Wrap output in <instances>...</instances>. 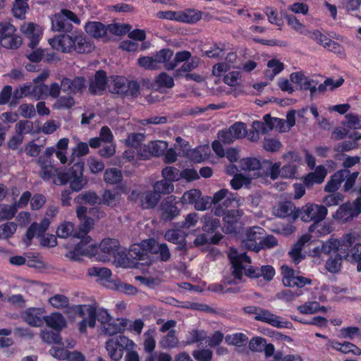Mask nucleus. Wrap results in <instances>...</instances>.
Segmentation results:
<instances>
[{"instance_id": "obj_63", "label": "nucleus", "mask_w": 361, "mask_h": 361, "mask_svg": "<svg viewBox=\"0 0 361 361\" xmlns=\"http://www.w3.org/2000/svg\"><path fill=\"white\" fill-rule=\"evenodd\" d=\"M156 82L159 87L172 88L174 86L173 78L166 73H161L156 78Z\"/></svg>"}, {"instance_id": "obj_3", "label": "nucleus", "mask_w": 361, "mask_h": 361, "mask_svg": "<svg viewBox=\"0 0 361 361\" xmlns=\"http://www.w3.org/2000/svg\"><path fill=\"white\" fill-rule=\"evenodd\" d=\"M355 241V236L348 233L340 239H329L327 245L323 247L327 254L336 253L345 259L350 260L351 255L354 252V245L356 244Z\"/></svg>"}, {"instance_id": "obj_52", "label": "nucleus", "mask_w": 361, "mask_h": 361, "mask_svg": "<svg viewBox=\"0 0 361 361\" xmlns=\"http://www.w3.org/2000/svg\"><path fill=\"white\" fill-rule=\"evenodd\" d=\"M161 176L164 179L173 183L180 178V171L173 166H166L161 171Z\"/></svg>"}, {"instance_id": "obj_36", "label": "nucleus", "mask_w": 361, "mask_h": 361, "mask_svg": "<svg viewBox=\"0 0 361 361\" xmlns=\"http://www.w3.org/2000/svg\"><path fill=\"white\" fill-rule=\"evenodd\" d=\"M327 255H329V257L325 264L326 270L331 274H336L340 271L344 258L336 253L327 254Z\"/></svg>"}, {"instance_id": "obj_8", "label": "nucleus", "mask_w": 361, "mask_h": 361, "mask_svg": "<svg viewBox=\"0 0 361 361\" xmlns=\"http://www.w3.org/2000/svg\"><path fill=\"white\" fill-rule=\"evenodd\" d=\"M140 86L136 80H129L123 76H114L113 78V92L123 97H137Z\"/></svg>"}, {"instance_id": "obj_28", "label": "nucleus", "mask_w": 361, "mask_h": 361, "mask_svg": "<svg viewBox=\"0 0 361 361\" xmlns=\"http://www.w3.org/2000/svg\"><path fill=\"white\" fill-rule=\"evenodd\" d=\"M44 323L54 331H61L66 326V321L60 312H53L49 316H45Z\"/></svg>"}, {"instance_id": "obj_60", "label": "nucleus", "mask_w": 361, "mask_h": 361, "mask_svg": "<svg viewBox=\"0 0 361 361\" xmlns=\"http://www.w3.org/2000/svg\"><path fill=\"white\" fill-rule=\"evenodd\" d=\"M235 139H240L247 135L246 125L243 122H235L229 128Z\"/></svg>"}, {"instance_id": "obj_55", "label": "nucleus", "mask_w": 361, "mask_h": 361, "mask_svg": "<svg viewBox=\"0 0 361 361\" xmlns=\"http://www.w3.org/2000/svg\"><path fill=\"white\" fill-rule=\"evenodd\" d=\"M88 274L91 276H97L102 280H108L111 276V271L106 267H93L88 269Z\"/></svg>"}, {"instance_id": "obj_35", "label": "nucleus", "mask_w": 361, "mask_h": 361, "mask_svg": "<svg viewBox=\"0 0 361 361\" xmlns=\"http://www.w3.org/2000/svg\"><path fill=\"white\" fill-rule=\"evenodd\" d=\"M179 341L176 336V331L169 330L168 334L163 336L159 341V346L162 349H173L178 347Z\"/></svg>"}, {"instance_id": "obj_4", "label": "nucleus", "mask_w": 361, "mask_h": 361, "mask_svg": "<svg viewBox=\"0 0 361 361\" xmlns=\"http://www.w3.org/2000/svg\"><path fill=\"white\" fill-rule=\"evenodd\" d=\"M243 214L241 209L226 210L222 206L214 208V215L223 216L222 231L227 234L237 233L240 228V219Z\"/></svg>"}, {"instance_id": "obj_44", "label": "nucleus", "mask_w": 361, "mask_h": 361, "mask_svg": "<svg viewBox=\"0 0 361 361\" xmlns=\"http://www.w3.org/2000/svg\"><path fill=\"white\" fill-rule=\"evenodd\" d=\"M265 13L267 16L268 20L270 23L274 24L279 27V29H281V27L284 25L283 21V12H281V16H279L276 10H274L272 7H266L265 8Z\"/></svg>"}, {"instance_id": "obj_5", "label": "nucleus", "mask_w": 361, "mask_h": 361, "mask_svg": "<svg viewBox=\"0 0 361 361\" xmlns=\"http://www.w3.org/2000/svg\"><path fill=\"white\" fill-rule=\"evenodd\" d=\"M90 215L96 216L97 218L102 217L104 212L99 209L92 207L89 209ZM77 217L80 220L79 230L78 233H74V238H80L81 237L87 236V233L93 228L94 220L93 218L87 216V208L85 206H78L76 208Z\"/></svg>"}, {"instance_id": "obj_48", "label": "nucleus", "mask_w": 361, "mask_h": 361, "mask_svg": "<svg viewBox=\"0 0 361 361\" xmlns=\"http://www.w3.org/2000/svg\"><path fill=\"white\" fill-rule=\"evenodd\" d=\"M166 147L167 143L160 140L152 141L147 145L149 153L154 157L162 155Z\"/></svg>"}, {"instance_id": "obj_54", "label": "nucleus", "mask_w": 361, "mask_h": 361, "mask_svg": "<svg viewBox=\"0 0 361 361\" xmlns=\"http://www.w3.org/2000/svg\"><path fill=\"white\" fill-rule=\"evenodd\" d=\"M16 204H2L0 206V220H9L13 219L17 213Z\"/></svg>"}, {"instance_id": "obj_2", "label": "nucleus", "mask_w": 361, "mask_h": 361, "mask_svg": "<svg viewBox=\"0 0 361 361\" xmlns=\"http://www.w3.org/2000/svg\"><path fill=\"white\" fill-rule=\"evenodd\" d=\"M84 162L75 163L66 172L58 174L56 184H70V188L73 192H79L82 190L87 183V180L83 177Z\"/></svg>"}, {"instance_id": "obj_15", "label": "nucleus", "mask_w": 361, "mask_h": 361, "mask_svg": "<svg viewBox=\"0 0 361 361\" xmlns=\"http://www.w3.org/2000/svg\"><path fill=\"white\" fill-rule=\"evenodd\" d=\"M265 234L264 228L259 226H252L246 230L244 239L245 246L250 250L259 252V242Z\"/></svg>"}, {"instance_id": "obj_20", "label": "nucleus", "mask_w": 361, "mask_h": 361, "mask_svg": "<svg viewBox=\"0 0 361 361\" xmlns=\"http://www.w3.org/2000/svg\"><path fill=\"white\" fill-rule=\"evenodd\" d=\"M62 90L68 94L81 92L85 87V79L82 76H77L73 79L63 78L61 80Z\"/></svg>"}, {"instance_id": "obj_22", "label": "nucleus", "mask_w": 361, "mask_h": 361, "mask_svg": "<svg viewBox=\"0 0 361 361\" xmlns=\"http://www.w3.org/2000/svg\"><path fill=\"white\" fill-rule=\"evenodd\" d=\"M164 238L167 241L177 245L175 248L176 251H180L183 255L186 254L188 251L186 239L181 231L175 229L168 230L164 235Z\"/></svg>"}, {"instance_id": "obj_56", "label": "nucleus", "mask_w": 361, "mask_h": 361, "mask_svg": "<svg viewBox=\"0 0 361 361\" xmlns=\"http://www.w3.org/2000/svg\"><path fill=\"white\" fill-rule=\"evenodd\" d=\"M17 224L12 221H8L0 226V238L7 239L11 237L16 231Z\"/></svg>"}, {"instance_id": "obj_33", "label": "nucleus", "mask_w": 361, "mask_h": 361, "mask_svg": "<svg viewBox=\"0 0 361 361\" xmlns=\"http://www.w3.org/2000/svg\"><path fill=\"white\" fill-rule=\"evenodd\" d=\"M200 63V59L197 56L191 58L190 61L183 63L180 68L174 71L173 75L176 78H180L184 76L185 74L189 73L192 70L195 69Z\"/></svg>"}, {"instance_id": "obj_43", "label": "nucleus", "mask_w": 361, "mask_h": 361, "mask_svg": "<svg viewBox=\"0 0 361 361\" xmlns=\"http://www.w3.org/2000/svg\"><path fill=\"white\" fill-rule=\"evenodd\" d=\"M78 233L75 229V225L72 222L65 221L57 228L56 234L59 238H67L70 236L74 237V233Z\"/></svg>"}, {"instance_id": "obj_41", "label": "nucleus", "mask_w": 361, "mask_h": 361, "mask_svg": "<svg viewBox=\"0 0 361 361\" xmlns=\"http://www.w3.org/2000/svg\"><path fill=\"white\" fill-rule=\"evenodd\" d=\"M173 190V184L165 179L157 180L153 185V190L158 194L159 197H161V195H169Z\"/></svg>"}, {"instance_id": "obj_1", "label": "nucleus", "mask_w": 361, "mask_h": 361, "mask_svg": "<svg viewBox=\"0 0 361 361\" xmlns=\"http://www.w3.org/2000/svg\"><path fill=\"white\" fill-rule=\"evenodd\" d=\"M51 47L63 53H90L94 45L81 32L74 31L71 34H60L49 39Z\"/></svg>"}, {"instance_id": "obj_32", "label": "nucleus", "mask_w": 361, "mask_h": 361, "mask_svg": "<svg viewBox=\"0 0 361 361\" xmlns=\"http://www.w3.org/2000/svg\"><path fill=\"white\" fill-rule=\"evenodd\" d=\"M202 224V231L207 233H214L220 226V221L218 218L214 217L212 213L206 214L201 219Z\"/></svg>"}, {"instance_id": "obj_45", "label": "nucleus", "mask_w": 361, "mask_h": 361, "mask_svg": "<svg viewBox=\"0 0 361 361\" xmlns=\"http://www.w3.org/2000/svg\"><path fill=\"white\" fill-rule=\"evenodd\" d=\"M192 55L189 51L184 50L178 51L175 54L173 61L165 65L166 68L169 71L173 70L179 63L185 62L191 59Z\"/></svg>"}, {"instance_id": "obj_29", "label": "nucleus", "mask_w": 361, "mask_h": 361, "mask_svg": "<svg viewBox=\"0 0 361 361\" xmlns=\"http://www.w3.org/2000/svg\"><path fill=\"white\" fill-rule=\"evenodd\" d=\"M329 345L333 349L345 354L351 353L355 355H361V349L350 342L341 343L336 340H331L329 341Z\"/></svg>"}, {"instance_id": "obj_62", "label": "nucleus", "mask_w": 361, "mask_h": 361, "mask_svg": "<svg viewBox=\"0 0 361 361\" xmlns=\"http://www.w3.org/2000/svg\"><path fill=\"white\" fill-rule=\"evenodd\" d=\"M173 55V52L170 49H162L154 55L158 66L160 63H170V60Z\"/></svg>"}, {"instance_id": "obj_19", "label": "nucleus", "mask_w": 361, "mask_h": 361, "mask_svg": "<svg viewBox=\"0 0 361 361\" xmlns=\"http://www.w3.org/2000/svg\"><path fill=\"white\" fill-rule=\"evenodd\" d=\"M146 240H143L140 243L134 244L130 246L128 256L133 259L140 260V261H145L144 264L150 265L151 259L149 257V250L147 247H145Z\"/></svg>"}, {"instance_id": "obj_38", "label": "nucleus", "mask_w": 361, "mask_h": 361, "mask_svg": "<svg viewBox=\"0 0 361 361\" xmlns=\"http://www.w3.org/2000/svg\"><path fill=\"white\" fill-rule=\"evenodd\" d=\"M29 0H15L12 6V13L18 19H24L29 9Z\"/></svg>"}, {"instance_id": "obj_64", "label": "nucleus", "mask_w": 361, "mask_h": 361, "mask_svg": "<svg viewBox=\"0 0 361 361\" xmlns=\"http://www.w3.org/2000/svg\"><path fill=\"white\" fill-rule=\"evenodd\" d=\"M196 361H212L213 352L209 349L195 350L192 353Z\"/></svg>"}, {"instance_id": "obj_47", "label": "nucleus", "mask_w": 361, "mask_h": 361, "mask_svg": "<svg viewBox=\"0 0 361 361\" xmlns=\"http://www.w3.org/2000/svg\"><path fill=\"white\" fill-rule=\"evenodd\" d=\"M297 310L300 313L303 314H312L317 312L319 310L322 311H326V308L324 307H320V305L318 302H307L302 305H299L297 307Z\"/></svg>"}, {"instance_id": "obj_6", "label": "nucleus", "mask_w": 361, "mask_h": 361, "mask_svg": "<svg viewBox=\"0 0 361 361\" xmlns=\"http://www.w3.org/2000/svg\"><path fill=\"white\" fill-rule=\"evenodd\" d=\"M135 343L123 335L111 338L105 344L108 355L114 361L121 360L124 353L129 349H133Z\"/></svg>"}, {"instance_id": "obj_46", "label": "nucleus", "mask_w": 361, "mask_h": 361, "mask_svg": "<svg viewBox=\"0 0 361 361\" xmlns=\"http://www.w3.org/2000/svg\"><path fill=\"white\" fill-rule=\"evenodd\" d=\"M41 338L42 341L47 344H61L62 341L61 331H42L41 333Z\"/></svg>"}, {"instance_id": "obj_61", "label": "nucleus", "mask_w": 361, "mask_h": 361, "mask_svg": "<svg viewBox=\"0 0 361 361\" xmlns=\"http://www.w3.org/2000/svg\"><path fill=\"white\" fill-rule=\"evenodd\" d=\"M282 147L281 142L276 138H264L263 142V148L267 152H276Z\"/></svg>"}, {"instance_id": "obj_23", "label": "nucleus", "mask_w": 361, "mask_h": 361, "mask_svg": "<svg viewBox=\"0 0 361 361\" xmlns=\"http://www.w3.org/2000/svg\"><path fill=\"white\" fill-rule=\"evenodd\" d=\"M119 241L115 238H109L103 239L98 247V250H100V251L103 252L107 258L110 257L116 258L119 255Z\"/></svg>"}, {"instance_id": "obj_26", "label": "nucleus", "mask_w": 361, "mask_h": 361, "mask_svg": "<svg viewBox=\"0 0 361 361\" xmlns=\"http://www.w3.org/2000/svg\"><path fill=\"white\" fill-rule=\"evenodd\" d=\"M75 312L80 317H85L87 314V321L88 326L91 328L95 326L97 319V308L93 305H79L75 307Z\"/></svg>"}, {"instance_id": "obj_37", "label": "nucleus", "mask_w": 361, "mask_h": 361, "mask_svg": "<svg viewBox=\"0 0 361 361\" xmlns=\"http://www.w3.org/2000/svg\"><path fill=\"white\" fill-rule=\"evenodd\" d=\"M296 213H299V209L290 201L281 204L278 209V215L281 218L290 217L295 220L298 218L294 216Z\"/></svg>"}, {"instance_id": "obj_24", "label": "nucleus", "mask_w": 361, "mask_h": 361, "mask_svg": "<svg viewBox=\"0 0 361 361\" xmlns=\"http://www.w3.org/2000/svg\"><path fill=\"white\" fill-rule=\"evenodd\" d=\"M51 30L54 32H65L64 34L71 33L73 28L71 23L66 20L63 15L60 11L55 13L51 18Z\"/></svg>"}, {"instance_id": "obj_16", "label": "nucleus", "mask_w": 361, "mask_h": 361, "mask_svg": "<svg viewBox=\"0 0 361 361\" xmlns=\"http://www.w3.org/2000/svg\"><path fill=\"white\" fill-rule=\"evenodd\" d=\"M280 319L281 317L279 316L262 308L259 309V312L255 317V320L267 323L274 327L290 329L292 326L291 322L288 321H281Z\"/></svg>"}, {"instance_id": "obj_18", "label": "nucleus", "mask_w": 361, "mask_h": 361, "mask_svg": "<svg viewBox=\"0 0 361 361\" xmlns=\"http://www.w3.org/2000/svg\"><path fill=\"white\" fill-rule=\"evenodd\" d=\"M45 310L42 307H29L22 312L23 319L30 326L39 327L44 323Z\"/></svg>"}, {"instance_id": "obj_59", "label": "nucleus", "mask_w": 361, "mask_h": 361, "mask_svg": "<svg viewBox=\"0 0 361 361\" xmlns=\"http://www.w3.org/2000/svg\"><path fill=\"white\" fill-rule=\"evenodd\" d=\"M140 67L147 70H156L159 68L155 56H141L137 60Z\"/></svg>"}, {"instance_id": "obj_11", "label": "nucleus", "mask_w": 361, "mask_h": 361, "mask_svg": "<svg viewBox=\"0 0 361 361\" xmlns=\"http://www.w3.org/2000/svg\"><path fill=\"white\" fill-rule=\"evenodd\" d=\"M80 238V241L68 254V256L75 261L80 260L82 256H94L98 252L97 245L92 243V238L90 236Z\"/></svg>"}, {"instance_id": "obj_21", "label": "nucleus", "mask_w": 361, "mask_h": 361, "mask_svg": "<svg viewBox=\"0 0 361 361\" xmlns=\"http://www.w3.org/2000/svg\"><path fill=\"white\" fill-rule=\"evenodd\" d=\"M107 75L106 71L99 70L94 74V80L90 82L89 92L96 95L106 90L107 86Z\"/></svg>"}, {"instance_id": "obj_30", "label": "nucleus", "mask_w": 361, "mask_h": 361, "mask_svg": "<svg viewBox=\"0 0 361 361\" xmlns=\"http://www.w3.org/2000/svg\"><path fill=\"white\" fill-rule=\"evenodd\" d=\"M161 200L154 190H147L142 194L140 200V207L142 209H154Z\"/></svg>"}, {"instance_id": "obj_50", "label": "nucleus", "mask_w": 361, "mask_h": 361, "mask_svg": "<svg viewBox=\"0 0 361 361\" xmlns=\"http://www.w3.org/2000/svg\"><path fill=\"white\" fill-rule=\"evenodd\" d=\"M155 331L154 329H149L144 334V350L148 353L154 352L156 347V341L154 339Z\"/></svg>"}, {"instance_id": "obj_58", "label": "nucleus", "mask_w": 361, "mask_h": 361, "mask_svg": "<svg viewBox=\"0 0 361 361\" xmlns=\"http://www.w3.org/2000/svg\"><path fill=\"white\" fill-rule=\"evenodd\" d=\"M344 200V195L341 192H331L323 198V202L326 207L336 206Z\"/></svg>"}, {"instance_id": "obj_51", "label": "nucleus", "mask_w": 361, "mask_h": 361, "mask_svg": "<svg viewBox=\"0 0 361 361\" xmlns=\"http://www.w3.org/2000/svg\"><path fill=\"white\" fill-rule=\"evenodd\" d=\"M202 192L198 189H192L185 192L181 197V204H193L195 207V204L200 197Z\"/></svg>"}, {"instance_id": "obj_14", "label": "nucleus", "mask_w": 361, "mask_h": 361, "mask_svg": "<svg viewBox=\"0 0 361 361\" xmlns=\"http://www.w3.org/2000/svg\"><path fill=\"white\" fill-rule=\"evenodd\" d=\"M86 33L94 39H100L106 37L107 30L112 33H118V25L116 24H109L106 26L99 21H88L84 26Z\"/></svg>"}, {"instance_id": "obj_42", "label": "nucleus", "mask_w": 361, "mask_h": 361, "mask_svg": "<svg viewBox=\"0 0 361 361\" xmlns=\"http://www.w3.org/2000/svg\"><path fill=\"white\" fill-rule=\"evenodd\" d=\"M123 179V174L121 170L116 168L106 169L104 174V180L109 184L119 183Z\"/></svg>"}, {"instance_id": "obj_9", "label": "nucleus", "mask_w": 361, "mask_h": 361, "mask_svg": "<svg viewBox=\"0 0 361 361\" xmlns=\"http://www.w3.org/2000/svg\"><path fill=\"white\" fill-rule=\"evenodd\" d=\"M328 214L326 207L314 203H307L299 209V213L295 214V217H300L304 222L312 223L323 221Z\"/></svg>"}, {"instance_id": "obj_39", "label": "nucleus", "mask_w": 361, "mask_h": 361, "mask_svg": "<svg viewBox=\"0 0 361 361\" xmlns=\"http://www.w3.org/2000/svg\"><path fill=\"white\" fill-rule=\"evenodd\" d=\"M207 336V333L202 329H192L189 331L185 336L184 346L190 345L195 343H202Z\"/></svg>"}, {"instance_id": "obj_57", "label": "nucleus", "mask_w": 361, "mask_h": 361, "mask_svg": "<svg viewBox=\"0 0 361 361\" xmlns=\"http://www.w3.org/2000/svg\"><path fill=\"white\" fill-rule=\"evenodd\" d=\"M49 303L55 308L61 309L68 307L69 305V299L64 295L56 294L49 300Z\"/></svg>"}, {"instance_id": "obj_53", "label": "nucleus", "mask_w": 361, "mask_h": 361, "mask_svg": "<svg viewBox=\"0 0 361 361\" xmlns=\"http://www.w3.org/2000/svg\"><path fill=\"white\" fill-rule=\"evenodd\" d=\"M264 167L269 169V175L272 180L281 177V168L280 162L272 163L270 160H264Z\"/></svg>"}, {"instance_id": "obj_49", "label": "nucleus", "mask_w": 361, "mask_h": 361, "mask_svg": "<svg viewBox=\"0 0 361 361\" xmlns=\"http://www.w3.org/2000/svg\"><path fill=\"white\" fill-rule=\"evenodd\" d=\"M308 231L310 233H314L316 237H320L330 233L331 228L322 221H317L309 226Z\"/></svg>"}, {"instance_id": "obj_25", "label": "nucleus", "mask_w": 361, "mask_h": 361, "mask_svg": "<svg viewBox=\"0 0 361 361\" xmlns=\"http://www.w3.org/2000/svg\"><path fill=\"white\" fill-rule=\"evenodd\" d=\"M348 173L349 170L346 169H341L335 172L324 186V191L337 192L336 191L340 188L341 184L345 180V177Z\"/></svg>"}, {"instance_id": "obj_34", "label": "nucleus", "mask_w": 361, "mask_h": 361, "mask_svg": "<svg viewBox=\"0 0 361 361\" xmlns=\"http://www.w3.org/2000/svg\"><path fill=\"white\" fill-rule=\"evenodd\" d=\"M290 80L292 82L300 86V90H307L310 86L314 82V80L309 79L302 72H294L290 75Z\"/></svg>"}, {"instance_id": "obj_31", "label": "nucleus", "mask_w": 361, "mask_h": 361, "mask_svg": "<svg viewBox=\"0 0 361 361\" xmlns=\"http://www.w3.org/2000/svg\"><path fill=\"white\" fill-rule=\"evenodd\" d=\"M202 11L194 8H188L183 11H178V22L195 24L202 18Z\"/></svg>"}, {"instance_id": "obj_12", "label": "nucleus", "mask_w": 361, "mask_h": 361, "mask_svg": "<svg viewBox=\"0 0 361 361\" xmlns=\"http://www.w3.org/2000/svg\"><path fill=\"white\" fill-rule=\"evenodd\" d=\"M360 214L361 197H357L352 204L348 202L340 205L333 217L338 221L347 222L358 216Z\"/></svg>"}, {"instance_id": "obj_10", "label": "nucleus", "mask_w": 361, "mask_h": 361, "mask_svg": "<svg viewBox=\"0 0 361 361\" xmlns=\"http://www.w3.org/2000/svg\"><path fill=\"white\" fill-rule=\"evenodd\" d=\"M281 274L282 283L286 287L302 288L312 282L311 279L300 275V271L286 264L281 267Z\"/></svg>"}, {"instance_id": "obj_7", "label": "nucleus", "mask_w": 361, "mask_h": 361, "mask_svg": "<svg viewBox=\"0 0 361 361\" xmlns=\"http://www.w3.org/2000/svg\"><path fill=\"white\" fill-rule=\"evenodd\" d=\"M23 43L17 29L9 22H0V44L8 49H17Z\"/></svg>"}, {"instance_id": "obj_40", "label": "nucleus", "mask_w": 361, "mask_h": 361, "mask_svg": "<svg viewBox=\"0 0 361 361\" xmlns=\"http://www.w3.org/2000/svg\"><path fill=\"white\" fill-rule=\"evenodd\" d=\"M228 258L232 267H244L243 263H251V258L245 252L239 254L236 250L230 252Z\"/></svg>"}, {"instance_id": "obj_17", "label": "nucleus", "mask_w": 361, "mask_h": 361, "mask_svg": "<svg viewBox=\"0 0 361 361\" xmlns=\"http://www.w3.org/2000/svg\"><path fill=\"white\" fill-rule=\"evenodd\" d=\"M145 243L146 244L145 246L149 250V253L157 255L161 262H167L170 259L171 255L166 243H159L153 238L147 239Z\"/></svg>"}, {"instance_id": "obj_27", "label": "nucleus", "mask_w": 361, "mask_h": 361, "mask_svg": "<svg viewBox=\"0 0 361 361\" xmlns=\"http://www.w3.org/2000/svg\"><path fill=\"white\" fill-rule=\"evenodd\" d=\"M100 197L94 191L87 190L81 192L74 198V202L78 206H83V204H89L94 206L95 204H100Z\"/></svg>"}, {"instance_id": "obj_13", "label": "nucleus", "mask_w": 361, "mask_h": 361, "mask_svg": "<svg viewBox=\"0 0 361 361\" xmlns=\"http://www.w3.org/2000/svg\"><path fill=\"white\" fill-rule=\"evenodd\" d=\"M181 204L177 197L170 195L164 198L160 203L159 211L161 219L164 221H170L180 214Z\"/></svg>"}]
</instances>
